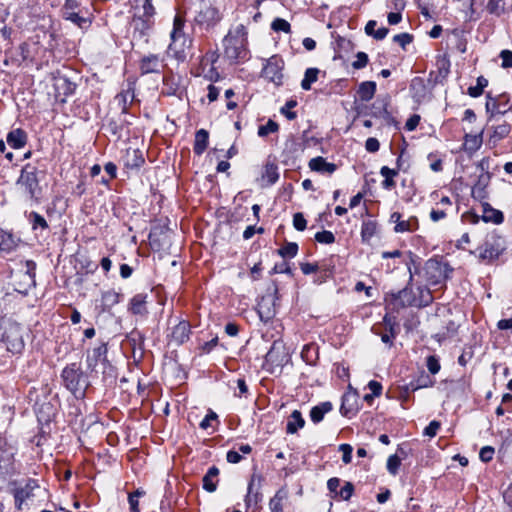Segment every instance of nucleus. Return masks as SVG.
<instances>
[{"label": "nucleus", "instance_id": "14", "mask_svg": "<svg viewBox=\"0 0 512 512\" xmlns=\"http://www.w3.org/2000/svg\"><path fill=\"white\" fill-rule=\"evenodd\" d=\"M393 305L395 308H405L409 306H415L416 307V293L412 290V288L409 286V284L403 288L402 290L398 291L397 293L391 294Z\"/></svg>", "mask_w": 512, "mask_h": 512}, {"label": "nucleus", "instance_id": "23", "mask_svg": "<svg viewBox=\"0 0 512 512\" xmlns=\"http://www.w3.org/2000/svg\"><path fill=\"white\" fill-rule=\"evenodd\" d=\"M289 492L286 487H281L269 501L271 512H284V504L288 500Z\"/></svg>", "mask_w": 512, "mask_h": 512}, {"label": "nucleus", "instance_id": "11", "mask_svg": "<svg viewBox=\"0 0 512 512\" xmlns=\"http://www.w3.org/2000/svg\"><path fill=\"white\" fill-rule=\"evenodd\" d=\"M37 488H39L37 480L28 479L23 486L16 487L12 490V495L15 500V508L18 511L23 509V504L26 500L34 497V491Z\"/></svg>", "mask_w": 512, "mask_h": 512}, {"label": "nucleus", "instance_id": "47", "mask_svg": "<svg viewBox=\"0 0 512 512\" xmlns=\"http://www.w3.org/2000/svg\"><path fill=\"white\" fill-rule=\"evenodd\" d=\"M512 109V104L510 101V97L507 94L499 95V101L496 107V113L499 115H504L508 111Z\"/></svg>", "mask_w": 512, "mask_h": 512}, {"label": "nucleus", "instance_id": "44", "mask_svg": "<svg viewBox=\"0 0 512 512\" xmlns=\"http://www.w3.org/2000/svg\"><path fill=\"white\" fill-rule=\"evenodd\" d=\"M499 254L500 250L488 241H486L481 247L480 257L482 259H496L498 258Z\"/></svg>", "mask_w": 512, "mask_h": 512}, {"label": "nucleus", "instance_id": "7", "mask_svg": "<svg viewBox=\"0 0 512 512\" xmlns=\"http://www.w3.org/2000/svg\"><path fill=\"white\" fill-rule=\"evenodd\" d=\"M453 269L446 262L429 259L425 264V276L430 285H439L450 278Z\"/></svg>", "mask_w": 512, "mask_h": 512}, {"label": "nucleus", "instance_id": "30", "mask_svg": "<svg viewBox=\"0 0 512 512\" xmlns=\"http://www.w3.org/2000/svg\"><path fill=\"white\" fill-rule=\"evenodd\" d=\"M255 480L256 475H253L248 483V491L245 497V503L247 506H256L262 499V495L259 492V487H255Z\"/></svg>", "mask_w": 512, "mask_h": 512}, {"label": "nucleus", "instance_id": "35", "mask_svg": "<svg viewBox=\"0 0 512 512\" xmlns=\"http://www.w3.org/2000/svg\"><path fill=\"white\" fill-rule=\"evenodd\" d=\"M330 402H323L317 406L312 407L310 410V418L313 423H319L323 420L326 413L332 410Z\"/></svg>", "mask_w": 512, "mask_h": 512}, {"label": "nucleus", "instance_id": "6", "mask_svg": "<svg viewBox=\"0 0 512 512\" xmlns=\"http://www.w3.org/2000/svg\"><path fill=\"white\" fill-rule=\"evenodd\" d=\"M16 184L24 189L30 199H37L40 193L38 168L30 163L23 166Z\"/></svg>", "mask_w": 512, "mask_h": 512}, {"label": "nucleus", "instance_id": "58", "mask_svg": "<svg viewBox=\"0 0 512 512\" xmlns=\"http://www.w3.org/2000/svg\"><path fill=\"white\" fill-rule=\"evenodd\" d=\"M144 494V492L140 491V490H136L134 493H130L129 496H128V502H129V505H130V511L131 512H139V507H138V499L140 496H142Z\"/></svg>", "mask_w": 512, "mask_h": 512}, {"label": "nucleus", "instance_id": "39", "mask_svg": "<svg viewBox=\"0 0 512 512\" xmlns=\"http://www.w3.org/2000/svg\"><path fill=\"white\" fill-rule=\"evenodd\" d=\"M418 228V219L417 217L412 216L407 220H401V222L397 223V225L394 227V231L396 233L414 232L418 230Z\"/></svg>", "mask_w": 512, "mask_h": 512}, {"label": "nucleus", "instance_id": "46", "mask_svg": "<svg viewBox=\"0 0 512 512\" xmlns=\"http://www.w3.org/2000/svg\"><path fill=\"white\" fill-rule=\"evenodd\" d=\"M504 5V0H489L486 9L490 14L500 16L505 11Z\"/></svg>", "mask_w": 512, "mask_h": 512}, {"label": "nucleus", "instance_id": "3", "mask_svg": "<svg viewBox=\"0 0 512 512\" xmlns=\"http://www.w3.org/2000/svg\"><path fill=\"white\" fill-rule=\"evenodd\" d=\"M185 19L176 15L173 21V29L170 33L171 42L167 49V54L178 61H184L186 50L190 48L192 40L184 32Z\"/></svg>", "mask_w": 512, "mask_h": 512}, {"label": "nucleus", "instance_id": "15", "mask_svg": "<svg viewBox=\"0 0 512 512\" xmlns=\"http://www.w3.org/2000/svg\"><path fill=\"white\" fill-rule=\"evenodd\" d=\"M163 67V59L156 54H149L140 60L139 69L142 75L160 73Z\"/></svg>", "mask_w": 512, "mask_h": 512}, {"label": "nucleus", "instance_id": "50", "mask_svg": "<svg viewBox=\"0 0 512 512\" xmlns=\"http://www.w3.org/2000/svg\"><path fill=\"white\" fill-rule=\"evenodd\" d=\"M298 252V245L295 242H289L278 250L283 258H294Z\"/></svg>", "mask_w": 512, "mask_h": 512}, {"label": "nucleus", "instance_id": "32", "mask_svg": "<svg viewBox=\"0 0 512 512\" xmlns=\"http://www.w3.org/2000/svg\"><path fill=\"white\" fill-rule=\"evenodd\" d=\"M304 425H305V420L302 417L301 412L299 410H294L288 419V422L286 425V432L288 434H294L299 429L303 428Z\"/></svg>", "mask_w": 512, "mask_h": 512}, {"label": "nucleus", "instance_id": "37", "mask_svg": "<svg viewBox=\"0 0 512 512\" xmlns=\"http://www.w3.org/2000/svg\"><path fill=\"white\" fill-rule=\"evenodd\" d=\"M380 175L384 177V180L381 183L382 188L391 190L395 187L396 183L394 181V177L398 175V170L383 166L380 169Z\"/></svg>", "mask_w": 512, "mask_h": 512}, {"label": "nucleus", "instance_id": "43", "mask_svg": "<svg viewBox=\"0 0 512 512\" xmlns=\"http://www.w3.org/2000/svg\"><path fill=\"white\" fill-rule=\"evenodd\" d=\"M88 8L82 6L81 0H65L61 13H72V12H86Z\"/></svg>", "mask_w": 512, "mask_h": 512}, {"label": "nucleus", "instance_id": "18", "mask_svg": "<svg viewBox=\"0 0 512 512\" xmlns=\"http://www.w3.org/2000/svg\"><path fill=\"white\" fill-rule=\"evenodd\" d=\"M312 171L322 174H332L336 171L337 166L334 163L327 162L325 158L318 156L312 158L308 163Z\"/></svg>", "mask_w": 512, "mask_h": 512}, {"label": "nucleus", "instance_id": "4", "mask_svg": "<svg viewBox=\"0 0 512 512\" xmlns=\"http://www.w3.org/2000/svg\"><path fill=\"white\" fill-rule=\"evenodd\" d=\"M65 387L76 397L83 398L89 381L76 363L66 366L61 374Z\"/></svg>", "mask_w": 512, "mask_h": 512}, {"label": "nucleus", "instance_id": "36", "mask_svg": "<svg viewBox=\"0 0 512 512\" xmlns=\"http://www.w3.org/2000/svg\"><path fill=\"white\" fill-rule=\"evenodd\" d=\"M483 142V131L478 134H466L464 136V149L474 152L478 150Z\"/></svg>", "mask_w": 512, "mask_h": 512}, {"label": "nucleus", "instance_id": "51", "mask_svg": "<svg viewBox=\"0 0 512 512\" xmlns=\"http://www.w3.org/2000/svg\"><path fill=\"white\" fill-rule=\"evenodd\" d=\"M271 29L275 32H291V25L288 21L283 18H275L271 23Z\"/></svg>", "mask_w": 512, "mask_h": 512}, {"label": "nucleus", "instance_id": "48", "mask_svg": "<svg viewBox=\"0 0 512 512\" xmlns=\"http://www.w3.org/2000/svg\"><path fill=\"white\" fill-rule=\"evenodd\" d=\"M278 130H279L278 123L272 119H269L265 125L259 126L257 134L259 137H266L270 133H275Z\"/></svg>", "mask_w": 512, "mask_h": 512}, {"label": "nucleus", "instance_id": "16", "mask_svg": "<svg viewBox=\"0 0 512 512\" xmlns=\"http://www.w3.org/2000/svg\"><path fill=\"white\" fill-rule=\"evenodd\" d=\"M54 88L56 97H61L62 102H65V97L72 95L76 89L75 83L70 81L67 77L58 76L54 79Z\"/></svg>", "mask_w": 512, "mask_h": 512}, {"label": "nucleus", "instance_id": "59", "mask_svg": "<svg viewBox=\"0 0 512 512\" xmlns=\"http://www.w3.org/2000/svg\"><path fill=\"white\" fill-rule=\"evenodd\" d=\"M393 41L399 44L403 49H405V47L413 41V36L409 33L404 32L396 34L393 37Z\"/></svg>", "mask_w": 512, "mask_h": 512}, {"label": "nucleus", "instance_id": "63", "mask_svg": "<svg viewBox=\"0 0 512 512\" xmlns=\"http://www.w3.org/2000/svg\"><path fill=\"white\" fill-rule=\"evenodd\" d=\"M440 426H441V424H440V422H439V421H437V420H433V421H431V422L428 424V426L424 429L423 434H424L425 436H428V437H430V438H433V437H435V436H436V434H437L438 430L440 429Z\"/></svg>", "mask_w": 512, "mask_h": 512}, {"label": "nucleus", "instance_id": "1", "mask_svg": "<svg viewBox=\"0 0 512 512\" xmlns=\"http://www.w3.org/2000/svg\"><path fill=\"white\" fill-rule=\"evenodd\" d=\"M224 57L232 63L248 57L247 30L243 24L231 28L223 39Z\"/></svg>", "mask_w": 512, "mask_h": 512}, {"label": "nucleus", "instance_id": "20", "mask_svg": "<svg viewBox=\"0 0 512 512\" xmlns=\"http://www.w3.org/2000/svg\"><path fill=\"white\" fill-rule=\"evenodd\" d=\"M511 131V126L508 123L499 124L491 127V133L488 138V144L495 147L500 141L506 138Z\"/></svg>", "mask_w": 512, "mask_h": 512}, {"label": "nucleus", "instance_id": "27", "mask_svg": "<svg viewBox=\"0 0 512 512\" xmlns=\"http://www.w3.org/2000/svg\"><path fill=\"white\" fill-rule=\"evenodd\" d=\"M89 11L86 12H72V13H64L62 14V17L73 23L79 28H84L86 26H89L91 24V20L89 18Z\"/></svg>", "mask_w": 512, "mask_h": 512}, {"label": "nucleus", "instance_id": "38", "mask_svg": "<svg viewBox=\"0 0 512 512\" xmlns=\"http://www.w3.org/2000/svg\"><path fill=\"white\" fill-rule=\"evenodd\" d=\"M410 90L413 94V98H415L417 101L422 100L426 95V85L424 79L421 77L413 78L410 84Z\"/></svg>", "mask_w": 512, "mask_h": 512}, {"label": "nucleus", "instance_id": "8", "mask_svg": "<svg viewBox=\"0 0 512 512\" xmlns=\"http://www.w3.org/2000/svg\"><path fill=\"white\" fill-rule=\"evenodd\" d=\"M283 68L284 61L279 56H272L268 60L261 71V76L276 86L283 84Z\"/></svg>", "mask_w": 512, "mask_h": 512}, {"label": "nucleus", "instance_id": "62", "mask_svg": "<svg viewBox=\"0 0 512 512\" xmlns=\"http://www.w3.org/2000/svg\"><path fill=\"white\" fill-rule=\"evenodd\" d=\"M495 450L491 446H484L479 452V458L481 461L488 463L493 459Z\"/></svg>", "mask_w": 512, "mask_h": 512}, {"label": "nucleus", "instance_id": "52", "mask_svg": "<svg viewBox=\"0 0 512 512\" xmlns=\"http://www.w3.org/2000/svg\"><path fill=\"white\" fill-rule=\"evenodd\" d=\"M26 271L24 273V277L27 278L28 285H35V270L36 263L32 260H27L25 262Z\"/></svg>", "mask_w": 512, "mask_h": 512}, {"label": "nucleus", "instance_id": "2", "mask_svg": "<svg viewBox=\"0 0 512 512\" xmlns=\"http://www.w3.org/2000/svg\"><path fill=\"white\" fill-rule=\"evenodd\" d=\"M190 11L195 25L209 30L222 19V13L213 0H191Z\"/></svg>", "mask_w": 512, "mask_h": 512}, {"label": "nucleus", "instance_id": "5", "mask_svg": "<svg viewBox=\"0 0 512 512\" xmlns=\"http://www.w3.org/2000/svg\"><path fill=\"white\" fill-rule=\"evenodd\" d=\"M0 341L6 345L8 352L21 354L25 347L23 327L13 321L5 323L0 332Z\"/></svg>", "mask_w": 512, "mask_h": 512}, {"label": "nucleus", "instance_id": "9", "mask_svg": "<svg viewBox=\"0 0 512 512\" xmlns=\"http://www.w3.org/2000/svg\"><path fill=\"white\" fill-rule=\"evenodd\" d=\"M107 351L106 343H101L91 351H88L86 362L87 368L91 372H98V367H102L103 373L105 372L106 367L109 365L107 360Z\"/></svg>", "mask_w": 512, "mask_h": 512}, {"label": "nucleus", "instance_id": "57", "mask_svg": "<svg viewBox=\"0 0 512 512\" xmlns=\"http://www.w3.org/2000/svg\"><path fill=\"white\" fill-rule=\"evenodd\" d=\"M369 62V57L365 52H358L356 54V60L352 62V67L354 69H362L367 66Z\"/></svg>", "mask_w": 512, "mask_h": 512}, {"label": "nucleus", "instance_id": "33", "mask_svg": "<svg viewBox=\"0 0 512 512\" xmlns=\"http://www.w3.org/2000/svg\"><path fill=\"white\" fill-rule=\"evenodd\" d=\"M209 133L205 129H200L195 134L194 153L198 156L202 155L208 146Z\"/></svg>", "mask_w": 512, "mask_h": 512}, {"label": "nucleus", "instance_id": "31", "mask_svg": "<svg viewBox=\"0 0 512 512\" xmlns=\"http://www.w3.org/2000/svg\"><path fill=\"white\" fill-rule=\"evenodd\" d=\"M376 82L374 81H364L360 83L357 94L361 101L368 102L370 101L376 92Z\"/></svg>", "mask_w": 512, "mask_h": 512}, {"label": "nucleus", "instance_id": "42", "mask_svg": "<svg viewBox=\"0 0 512 512\" xmlns=\"http://www.w3.org/2000/svg\"><path fill=\"white\" fill-rule=\"evenodd\" d=\"M416 296V307H426L433 301L431 291L426 287H418Z\"/></svg>", "mask_w": 512, "mask_h": 512}, {"label": "nucleus", "instance_id": "53", "mask_svg": "<svg viewBox=\"0 0 512 512\" xmlns=\"http://www.w3.org/2000/svg\"><path fill=\"white\" fill-rule=\"evenodd\" d=\"M315 240L320 244H332L335 242V235L329 230H323L315 234Z\"/></svg>", "mask_w": 512, "mask_h": 512}, {"label": "nucleus", "instance_id": "22", "mask_svg": "<svg viewBox=\"0 0 512 512\" xmlns=\"http://www.w3.org/2000/svg\"><path fill=\"white\" fill-rule=\"evenodd\" d=\"M144 157L138 149H128L124 158V165L127 169L137 170L144 164Z\"/></svg>", "mask_w": 512, "mask_h": 512}, {"label": "nucleus", "instance_id": "21", "mask_svg": "<svg viewBox=\"0 0 512 512\" xmlns=\"http://www.w3.org/2000/svg\"><path fill=\"white\" fill-rule=\"evenodd\" d=\"M6 142L13 149H21L27 143V134L20 128L11 130L6 136Z\"/></svg>", "mask_w": 512, "mask_h": 512}, {"label": "nucleus", "instance_id": "45", "mask_svg": "<svg viewBox=\"0 0 512 512\" xmlns=\"http://www.w3.org/2000/svg\"><path fill=\"white\" fill-rule=\"evenodd\" d=\"M488 85V80L483 77L479 76L477 78V83L475 86H471L468 88V95L477 98L482 95L484 88Z\"/></svg>", "mask_w": 512, "mask_h": 512}, {"label": "nucleus", "instance_id": "10", "mask_svg": "<svg viewBox=\"0 0 512 512\" xmlns=\"http://www.w3.org/2000/svg\"><path fill=\"white\" fill-rule=\"evenodd\" d=\"M22 243L20 236L0 226V257L15 253Z\"/></svg>", "mask_w": 512, "mask_h": 512}, {"label": "nucleus", "instance_id": "64", "mask_svg": "<svg viewBox=\"0 0 512 512\" xmlns=\"http://www.w3.org/2000/svg\"><path fill=\"white\" fill-rule=\"evenodd\" d=\"M503 68L512 67V52L510 50H502L500 53Z\"/></svg>", "mask_w": 512, "mask_h": 512}, {"label": "nucleus", "instance_id": "60", "mask_svg": "<svg viewBox=\"0 0 512 512\" xmlns=\"http://www.w3.org/2000/svg\"><path fill=\"white\" fill-rule=\"evenodd\" d=\"M426 366L428 371L433 375L437 374L441 368L438 358L434 355H431L427 358Z\"/></svg>", "mask_w": 512, "mask_h": 512}, {"label": "nucleus", "instance_id": "55", "mask_svg": "<svg viewBox=\"0 0 512 512\" xmlns=\"http://www.w3.org/2000/svg\"><path fill=\"white\" fill-rule=\"evenodd\" d=\"M297 105L295 100H289L285 103V105L280 109L281 114L285 115V117L289 120H294L297 117L296 112L291 111Z\"/></svg>", "mask_w": 512, "mask_h": 512}, {"label": "nucleus", "instance_id": "13", "mask_svg": "<svg viewBox=\"0 0 512 512\" xmlns=\"http://www.w3.org/2000/svg\"><path fill=\"white\" fill-rule=\"evenodd\" d=\"M155 24V20H151L149 18H144L139 14H135L131 21V26L133 29V38L143 39L148 41V36L153 29Z\"/></svg>", "mask_w": 512, "mask_h": 512}, {"label": "nucleus", "instance_id": "61", "mask_svg": "<svg viewBox=\"0 0 512 512\" xmlns=\"http://www.w3.org/2000/svg\"><path fill=\"white\" fill-rule=\"evenodd\" d=\"M293 226L298 231H303L306 229L307 221L302 213L298 212L293 215Z\"/></svg>", "mask_w": 512, "mask_h": 512}, {"label": "nucleus", "instance_id": "17", "mask_svg": "<svg viewBox=\"0 0 512 512\" xmlns=\"http://www.w3.org/2000/svg\"><path fill=\"white\" fill-rule=\"evenodd\" d=\"M358 411V397L356 393H345L342 397L340 412L342 415L351 417Z\"/></svg>", "mask_w": 512, "mask_h": 512}, {"label": "nucleus", "instance_id": "28", "mask_svg": "<svg viewBox=\"0 0 512 512\" xmlns=\"http://www.w3.org/2000/svg\"><path fill=\"white\" fill-rule=\"evenodd\" d=\"M219 469L216 466H212L208 469L207 473L203 477V488L207 492H214L217 489Z\"/></svg>", "mask_w": 512, "mask_h": 512}, {"label": "nucleus", "instance_id": "49", "mask_svg": "<svg viewBox=\"0 0 512 512\" xmlns=\"http://www.w3.org/2000/svg\"><path fill=\"white\" fill-rule=\"evenodd\" d=\"M29 219H30V222H31L33 230H36L38 228H41V229H47L48 228V223L45 220V218L42 215H40L39 213L35 212V211H32L30 213Z\"/></svg>", "mask_w": 512, "mask_h": 512}, {"label": "nucleus", "instance_id": "40", "mask_svg": "<svg viewBox=\"0 0 512 512\" xmlns=\"http://www.w3.org/2000/svg\"><path fill=\"white\" fill-rule=\"evenodd\" d=\"M377 223L372 220L364 221L361 226V238L362 241L368 243L372 237L376 234Z\"/></svg>", "mask_w": 512, "mask_h": 512}, {"label": "nucleus", "instance_id": "54", "mask_svg": "<svg viewBox=\"0 0 512 512\" xmlns=\"http://www.w3.org/2000/svg\"><path fill=\"white\" fill-rule=\"evenodd\" d=\"M401 465V459L396 455L389 456L387 460V470L390 474L396 475Z\"/></svg>", "mask_w": 512, "mask_h": 512}, {"label": "nucleus", "instance_id": "41", "mask_svg": "<svg viewBox=\"0 0 512 512\" xmlns=\"http://www.w3.org/2000/svg\"><path fill=\"white\" fill-rule=\"evenodd\" d=\"M319 72V69L314 67L306 69L301 81V88L305 91L310 90L311 85L317 81Z\"/></svg>", "mask_w": 512, "mask_h": 512}, {"label": "nucleus", "instance_id": "34", "mask_svg": "<svg viewBox=\"0 0 512 512\" xmlns=\"http://www.w3.org/2000/svg\"><path fill=\"white\" fill-rule=\"evenodd\" d=\"M435 380L432 379L428 374L422 372L416 379L412 380L407 385V390L416 391L421 388H427L433 386Z\"/></svg>", "mask_w": 512, "mask_h": 512}, {"label": "nucleus", "instance_id": "56", "mask_svg": "<svg viewBox=\"0 0 512 512\" xmlns=\"http://www.w3.org/2000/svg\"><path fill=\"white\" fill-rule=\"evenodd\" d=\"M143 12L140 14L144 18H149L151 20H154V17L156 15V9L152 3V0H144L143 6H142Z\"/></svg>", "mask_w": 512, "mask_h": 512}, {"label": "nucleus", "instance_id": "19", "mask_svg": "<svg viewBox=\"0 0 512 512\" xmlns=\"http://www.w3.org/2000/svg\"><path fill=\"white\" fill-rule=\"evenodd\" d=\"M274 301L269 297H263L258 303V315L261 321L267 323L275 316Z\"/></svg>", "mask_w": 512, "mask_h": 512}, {"label": "nucleus", "instance_id": "25", "mask_svg": "<svg viewBox=\"0 0 512 512\" xmlns=\"http://www.w3.org/2000/svg\"><path fill=\"white\" fill-rule=\"evenodd\" d=\"M279 179L278 167L275 163L268 162L264 166L261 176L262 186H272Z\"/></svg>", "mask_w": 512, "mask_h": 512}, {"label": "nucleus", "instance_id": "24", "mask_svg": "<svg viewBox=\"0 0 512 512\" xmlns=\"http://www.w3.org/2000/svg\"><path fill=\"white\" fill-rule=\"evenodd\" d=\"M482 220L486 223H493L496 225L502 224L504 221V215L502 211L493 208L489 203L483 204Z\"/></svg>", "mask_w": 512, "mask_h": 512}, {"label": "nucleus", "instance_id": "26", "mask_svg": "<svg viewBox=\"0 0 512 512\" xmlns=\"http://www.w3.org/2000/svg\"><path fill=\"white\" fill-rule=\"evenodd\" d=\"M146 303L147 294H136L130 300L129 311L134 315H144L147 313Z\"/></svg>", "mask_w": 512, "mask_h": 512}, {"label": "nucleus", "instance_id": "12", "mask_svg": "<svg viewBox=\"0 0 512 512\" xmlns=\"http://www.w3.org/2000/svg\"><path fill=\"white\" fill-rule=\"evenodd\" d=\"M191 326L188 321H179L172 327L171 332L167 335L169 344L180 346L187 342L190 338Z\"/></svg>", "mask_w": 512, "mask_h": 512}, {"label": "nucleus", "instance_id": "29", "mask_svg": "<svg viewBox=\"0 0 512 512\" xmlns=\"http://www.w3.org/2000/svg\"><path fill=\"white\" fill-rule=\"evenodd\" d=\"M122 295L115 290H108L101 295V306L103 311H109L112 307L117 305L121 300Z\"/></svg>", "mask_w": 512, "mask_h": 512}]
</instances>
